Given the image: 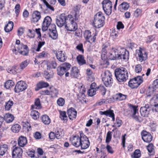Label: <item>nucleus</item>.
<instances>
[{
	"label": "nucleus",
	"instance_id": "6ab92c4d",
	"mask_svg": "<svg viewBox=\"0 0 158 158\" xmlns=\"http://www.w3.org/2000/svg\"><path fill=\"white\" fill-rule=\"evenodd\" d=\"M151 108V106L148 104H146L144 106L141 107L140 109L141 115L143 117L148 116Z\"/></svg>",
	"mask_w": 158,
	"mask_h": 158
},
{
	"label": "nucleus",
	"instance_id": "c03bdc74",
	"mask_svg": "<svg viewBox=\"0 0 158 158\" xmlns=\"http://www.w3.org/2000/svg\"><path fill=\"white\" fill-rule=\"evenodd\" d=\"M106 46H105L103 48L102 51V54L101 55V57L102 60H104L107 58V56L106 55L107 53Z\"/></svg>",
	"mask_w": 158,
	"mask_h": 158
},
{
	"label": "nucleus",
	"instance_id": "603ef678",
	"mask_svg": "<svg viewBox=\"0 0 158 158\" xmlns=\"http://www.w3.org/2000/svg\"><path fill=\"white\" fill-rule=\"evenodd\" d=\"M57 66V63L55 61H52L51 63L47 66V69L48 68L55 69Z\"/></svg>",
	"mask_w": 158,
	"mask_h": 158
},
{
	"label": "nucleus",
	"instance_id": "c85d7f7f",
	"mask_svg": "<svg viewBox=\"0 0 158 158\" xmlns=\"http://www.w3.org/2000/svg\"><path fill=\"white\" fill-rule=\"evenodd\" d=\"M129 7V3L126 2H123L120 4L118 7V10L121 12H124L127 10Z\"/></svg>",
	"mask_w": 158,
	"mask_h": 158
},
{
	"label": "nucleus",
	"instance_id": "393cba45",
	"mask_svg": "<svg viewBox=\"0 0 158 158\" xmlns=\"http://www.w3.org/2000/svg\"><path fill=\"white\" fill-rule=\"evenodd\" d=\"M67 113L69 118L72 120L76 118L77 111L73 108L71 107L67 110Z\"/></svg>",
	"mask_w": 158,
	"mask_h": 158
},
{
	"label": "nucleus",
	"instance_id": "58836bf2",
	"mask_svg": "<svg viewBox=\"0 0 158 158\" xmlns=\"http://www.w3.org/2000/svg\"><path fill=\"white\" fill-rule=\"evenodd\" d=\"M51 90L50 92V94L51 95L52 98H56L57 97V95L58 94V90L54 87L50 88Z\"/></svg>",
	"mask_w": 158,
	"mask_h": 158
},
{
	"label": "nucleus",
	"instance_id": "a18cd8bd",
	"mask_svg": "<svg viewBox=\"0 0 158 158\" xmlns=\"http://www.w3.org/2000/svg\"><path fill=\"white\" fill-rule=\"evenodd\" d=\"M30 61L28 60H26L21 62L20 64V69L23 70L30 63Z\"/></svg>",
	"mask_w": 158,
	"mask_h": 158
},
{
	"label": "nucleus",
	"instance_id": "2eb2a0df",
	"mask_svg": "<svg viewBox=\"0 0 158 158\" xmlns=\"http://www.w3.org/2000/svg\"><path fill=\"white\" fill-rule=\"evenodd\" d=\"M69 18L66 17L65 14H62L56 20V23L57 26L60 27L66 25V21Z\"/></svg>",
	"mask_w": 158,
	"mask_h": 158
},
{
	"label": "nucleus",
	"instance_id": "37998d69",
	"mask_svg": "<svg viewBox=\"0 0 158 158\" xmlns=\"http://www.w3.org/2000/svg\"><path fill=\"white\" fill-rule=\"evenodd\" d=\"M60 117L61 119L64 120V122H66L68 120V117L66 114V112L64 111H60Z\"/></svg>",
	"mask_w": 158,
	"mask_h": 158
},
{
	"label": "nucleus",
	"instance_id": "e2e57ef3",
	"mask_svg": "<svg viewBox=\"0 0 158 158\" xmlns=\"http://www.w3.org/2000/svg\"><path fill=\"white\" fill-rule=\"evenodd\" d=\"M45 44V42L44 41H40L38 42V47L36 51L37 52H39L40 50V48L42 47Z\"/></svg>",
	"mask_w": 158,
	"mask_h": 158
},
{
	"label": "nucleus",
	"instance_id": "20e7f679",
	"mask_svg": "<svg viewBox=\"0 0 158 158\" xmlns=\"http://www.w3.org/2000/svg\"><path fill=\"white\" fill-rule=\"evenodd\" d=\"M102 80L106 87H110L112 85L113 80L112 75L109 71H105L102 74Z\"/></svg>",
	"mask_w": 158,
	"mask_h": 158
},
{
	"label": "nucleus",
	"instance_id": "f3484780",
	"mask_svg": "<svg viewBox=\"0 0 158 158\" xmlns=\"http://www.w3.org/2000/svg\"><path fill=\"white\" fill-rule=\"evenodd\" d=\"M151 103L153 107L152 108L153 111L156 112L158 111V94H156L153 96L151 99Z\"/></svg>",
	"mask_w": 158,
	"mask_h": 158
},
{
	"label": "nucleus",
	"instance_id": "a878e982",
	"mask_svg": "<svg viewBox=\"0 0 158 158\" xmlns=\"http://www.w3.org/2000/svg\"><path fill=\"white\" fill-rule=\"evenodd\" d=\"M70 74L72 77L77 78L80 75L79 70L78 68L76 67H73L71 70Z\"/></svg>",
	"mask_w": 158,
	"mask_h": 158
},
{
	"label": "nucleus",
	"instance_id": "b1692460",
	"mask_svg": "<svg viewBox=\"0 0 158 158\" xmlns=\"http://www.w3.org/2000/svg\"><path fill=\"white\" fill-rule=\"evenodd\" d=\"M99 114L101 115H105L106 116H109L112 118V120L114 121L115 120V116L113 110H109L104 111H100Z\"/></svg>",
	"mask_w": 158,
	"mask_h": 158
},
{
	"label": "nucleus",
	"instance_id": "0eeeda50",
	"mask_svg": "<svg viewBox=\"0 0 158 158\" xmlns=\"http://www.w3.org/2000/svg\"><path fill=\"white\" fill-rule=\"evenodd\" d=\"M15 43L18 45L17 48L20 54L25 56L28 55L29 49L27 45H24L23 43L20 44L19 40H17Z\"/></svg>",
	"mask_w": 158,
	"mask_h": 158
},
{
	"label": "nucleus",
	"instance_id": "ea45409f",
	"mask_svg": "<svg viewBox=\"0 0 158 158\" xmlns=\"http://www.w3.org/2000/svg\"><path fill=\"white\" fill-rule=\"evenodd\" d=\"M30 115L35 120L37 119L39 117V113L38 112L34 110H32L31 111Z\"/></svg>",
	"mask_w": 158,
	"mask_h": 158
},
{
	"label": "nucleus",
	"instance_id": "5701e85b",
	"mask_svg": "<svg viewBox=\"0 0 158 158\" xmlns=\"http://www.w3.org/2000/svg\"><path fill=\"white\" fill-rule=\"evenodd\" d=\"M56 56L57 60L61 62L65 61L67 58L65 56V52L61 50L57 52Z\"/></svg>",
	"mask_w": 158,
	"mask_h": 158
},
{
	"label": "nucleus",
	"instance_id": "1a4fd4ad",
	"mask_svg": "<svg viewBox=\"0 0 158 158\" xmlns=\"http://www.w3.org/2000/svg\"><path fill=\"white\" fill-rule=\"evenodd\" d=\"M118 53L117 60H121L124 61H127L128 60L129 56L128 51L124 48H118Z\"/></svg>",
	"mask_w": 158,
	"mask_h": 158
},
{
	"label": "nucleus",
	"instance_id": "c9c22d12",
	"mask_svg": "<svg viewBox=\"0 0 158 158\" xmlns=\"http://www.w3.org/2000/svg\"><path fill=\"white\" fill-rule=\"evenodd\" d=\"M114 98L116 100L122 101L125 100L126 98V95L119 93L114 95Z\"/></svg>",
	"mask_w": 158,
	"mask_h": 158
},
{
	"label": "nucleus",
	"instance_id": "4be33fe9",
	"mask_svg": "<svg viewBox=\"0 0 158 158\" xmlns=\"http://www.w3.org/2000/svg\"><path fill=\"white\" fill-rule=\"evenodd\" d=\"M118 48H112L111 49L109 55L108 56V58L110 60H117V56L118 53Z\"/></svg>",
	"mask_w": 158,
	"mask_h": 158
},
{
	"label": "nucleus",
	"instance_id": "412c9836",
	"mask_svg": "<svg viewBox=\"0 0 158 158\" xmlns=\"http://www.w3.org/2000/svg\"><path fill=\"white\" fill-rule=\"evenodd\" d=\"M47 7L52 11H54V9L53 6L55 5L56 2V0H42Z\"/></svg>",
	"mask_w": 158,
	"mask_h": 158
},
{
	"label": "nucleus",
	"instance_id": "f704fd0d",
	"mask_svg": "<svg viewBox=\"0 0 158 158\" xmlns=\"http://www.w3.org/2000/svg\"><path fill=\"white\" fill-rule=\"evenodd\" d=\"M41 120L42 122L45 124H49L51 122V120L50 118L46 114H44L42 116Z\"/></svg>",
	"mask_w": 158,
	"mask_h": 158
},
{
	"label": "nucleus",
	"instance_id": "2f4dec72",
	"mask_svg": "<svg viewBox=\"0 0 158 158\" xmlns=\"http://www.w3.org/2000/svg\"><path fill=\"white\" fill-rule=\"evenodd\" d=\"M14 117L11 114L7 113L4 116V119L7 123H10L12 122L14 120Z\"/></svg>",
	"mask_w": 158,
	"mask_h": 158
},
{
	"label": "nucleus",
	"instance_id": "e433bc0d",
	"mask_svg": "<svg viewBox=\"0 0 158 158\" xmlns=\"http://www.w3.org/2000/svg\"><path fill=\"white\" fill-rule=\"evenodd\" d=\"M21 129V126L18 124L13 125L11 128L12 131L15 133L19 132Z\"/></svg>",
	"mask_w": 158,
	"mask_h": 158
},
{
	"label": "nucleus",
	"instance_id": "a211bd4d",
	"mask_svg": "<svg viewBox=\"0 0 158 158\" xmlns=\"http://www.w3.org/2000/svg\"><path fill=\"white\" fill-rule=\"evenodd\" d=\"M52 20L51 18L49 16H47L45 18L42 25V30L43 31L47 30L48 27L51 24Z\"/></svg>",
	"mask_w": 158,
	"mask_h": 158
},
{
	"label": "nucleus",
	"instance_id": "c756f323",
	"mask_svg": "<svg viewBox=\"0 0 158 158\" xmlns=\"http://www.w3.org/2000/svg\"><path fill=\"white\" fill-rule=\"evenodd\" d=\"M49 85V84L47 82H45L43 81L39 82L37 84V88H35V90L36 91H38L40 89L48 87Z\"/></svg>",
	"mask_w": 158,
	"mask_h": 158
},
{
	"label": "nucleus",
	"instance_id": "4c0bfd02",
	"mask_svg": "<svg viewBox=\"0 0 158 158\" xmlns=\"http://www.w3.org/2000/svg\"><path fill=\"white\" fill-rule=\"evenodd\" d=\"M77 62L80 65H83L86 63L85 60L84 59V56L82 55L78 56L77 58Z\"/></svg>",
	"mask_w": 158,
	"mask_h": 158
},
{
	"label": "nucleus",
	"instance_id": "3c124183",
	"mask_svg": "<svg viewBox=\"0 0 158 158\" xmlns=\"http://www.w3.org/2000/svg\"><path fill=\"white\" fill-rule=\"evenodd\" d=\"M49 36L53 39H56L58 37L56 30H52Z\"/></svg>",
	"mask_w": 158,
	"mask_h": 158
},
{
	"label": "nucleus",
	"instance_id": "de8ad7c7",
	"mask_svg": "<svg viewBox=\"0 0 158 158\" xmlns=\"http://www.w3.org/2000/svg\"><path fill=\"white\" fill-rule=\"evenodd\" d=\"M14 103L12 101L9 100L6 103L5 108L6 110H9L11 108Z\"/></svg>",
	"mask_w": 158,
	"mask_h": 158
},
{
	"label": "nucleus",
	"instance_id": "a19ab883",
	"mask_svg": "<svg viewBox=\"0 0 158 158\" xmlns=\"http://www.w3.org/2000/svg\"><path fill=\"white\" fill-rule=\"evenodd\" d=\"M147 150L151 155H153L155 153L154 146L152 143H150L147 147Z\"/></svg>",
	"mask_w": 158,
	"mask_h": 158
},
{
	"label": "nucleus",
	"instance_id": "864d4df0",
	"mask_svg": "<svg viewBox=\"0 0 158 158\" xmlns=\"http://www.w3.org/2000/svg\"><path fill=\"white\" fill-rule=\"evenodd\" d=\"M118 32L116 31L114 29H112V31L110 33V37L113 39H115L118 36Z\"/></svg>",
	"mask_w": 158,
	"mask_h": 158
},
{
	"label": "nucleus",
	"instance_id": "bf43d9fd",
	"mask_svg": "<svg viewBox=\"0 0 158 158\" xmlns=\"http://www.w3.org/2000/svg\"><path fill=\"white\" fill-rule=\"evenodd\" d=\"M23 127L25 128L28 131L31 130V125L28 122L23 123Z\"/></svg>",
	"mask_w": 158,
	"mask_h": 158
},
{
	"label": "nucleus",
	"instance_id": "39448f33",
	"mask_svg": "<svg viewBox=\"0 0 158 158\" xmlns=\"http://www.w3.org/2000/svg\"><path fill=\"white\" fill-rule=\"evenodd\" d=\"M105 19L104 16L101 12H98L94 17V23L96 27L100 28L103 27Z\"/></svg>",
	"mask_w": 158,
	"mask_h": 158
},
{
	"label": "nucleus",
	"instance_id": "cd10ccee",
	"mask_svg": "<svg viewBox=\"0 0 158 158\" xmlns=\"http://www.w3.org/2000/svg\"><path fill=\"white\" fill-rule=\"evenodd\" d=\"M27 143V138L23 136H21L18 139V144L20 147H23Z\"/></svg>",
	"mask_w": 158,
	"mask_h": 158
},
{
	"label": "nucleus",
	"instance_id": "7c9ffc66",
	"mask_svg": "<svg viewBox=\"0 0 158 158\" xmlns=\"http://www.w3.org/2000/svg\"><path fill=\"white\" fill-rule=\"evenodd\" d=\"M8 147L7 145L4 144L0 146V156H3L7 152Z\"/></svg>",
	"mask_w": 158,
	"mask_h": 158
},
{
	"label": "nucleus",
	"instance_id": "f8f14e48",
	"mask_svg": "<svg viewBox=\"0 0 158 158\" xmlns=\"http://www.w3.org/2000/svg\"><path fill=\"white\" fill-rule=\"evenodd\" d=\"M27 85L26 83L22 81H18L15 85L14 89L15 92L19 93L25 90Z\"/></svg>",
	"mask_w": 158,
	"mask_h": 158
},
{
	"label": "nucleus",
	"instance_id": "f03ea898",
	"mask_svg": "<svg viewBox=\"0 0 158 158\" xmlns=\"http://www.w3.org/2000/svg\"><path fill=\"white\" fill-rule=\"evenodd\" d=\"M114 74L117 80L120 82L125 81L128 78V73L127 69L121 67L116 69Z\"/></svg>",
	"mask_w": 158,
	"mask_h": 158
},
{
	"label": "nucleus",
	"instance_id": "69168bd1",
	"mask_svg": "<svg viewBox=\"0 0 158 158\" xmlns=\"http://www.w3.org/2000/svg\"><path fill=\"white\" fill-rule=\"evenodd\" d=\"M141 10L140 9H137L135 11L134 15L136 17L139 16L141 13Z\"/></svg>",
	"mask_w": 158,
	"mask_h": 158
},
{
	"label": "nucleus",
	"instance_id": "052dcab7",
	"mask_svg": "<svg viewBox=\"0 0 158 158\" xmlns=\"http://www.w3.org/2000/svg\"><path fill=\"white\" fill-rule=\"evenodd\" d=\"M122 124V121L117 118L116 119V121L115 123H114V125H113L112 127H114L115 126L119 127Z\"/></svg>",
	"mask_w": 158,
	"mask_h": 158
},
{
	"label": "nucleus",
	"instance_id": "aec40b11",
	"mask_svg": "<svg viewBox=\"0 0 158 158\" xmlns=\"http://www.w3.org/2000/svg\"><path fill=\"white\" fill-rule=\"evenodd\" d=\"M141 135L142 139L144 142L149 143L152 140V136L149 132L145 131H143L141 132Z\"/></svg>",
	"mask_w": 158,
	"mask_h": 158
},
{
	"label": "nucleus",
	"instance_id": "680f3d73",
	"mask_svg": "<svg viewBox=\"0 0 158 158\" xmlns=\"http://www.w3.org/2000/svg\"><path fill=\"white\" fill-rule=\"evenodd\" d=\"M20 5L19 4H17L15 7V13L16 14V17H17L18 16L19 14V12H20L19 9L20 8Z\"/></svg>",
	"mask_w": 158,
	"mask_h": 158
},
{
	"label": "nucleus",
	"instance_id": "338daca9",
	"mask_svg": "<svg viewBox=\"0 0 158 158\" xmlns=\"http://www.w3.org/2000/svg\"><path fill=\"white\" fill-rule=\"evenodd\" d=\"M116 100L114 98V95L112 97L110 98L107 99L106 100V103H110L115 101Z\"/></svg>",
	"mask_w": 158,
	"mask_h": 158
},
{
	"label": "nucleus",
	"instance_id": "79ce46f5",
	"mask_svg": "<svg viewBox=\"0 0 158 158\" xmlns=\"http://www.w3.org/2000/svg\"><path fill=\"white\" fill-rule=\"evenodd\" d=\"M14 82L11 80H9L4 83V87L7 89L12 87L14 85Z\"/></svg>",
	"mask_w": 158,
	"mask_h": 158
},
{
	"label": "nucleus",
	"instance_id": "473e14b6",
	"mask_svg": "<svg viewBox=\"0 0 158 158\" xmlns=\"http://www.w3.org/2000/svg\"><path fill=\"white\" fill-rule=\"evenodd\" d=\"M14 23L12 21H9L8 23L4 27L5 31L6 32H8L12 31L13 28Z\"/></svg>",
	"mask_w": 158,
	"mask_h": 158
},
{
	"label": "nucleus",
	"instance_id": "8fccbe9b",
	"mask_svg": "<svg viewBox=\"0 0 158 158\" xmlns=\"http://www.w3.org/2000/svg\"><path fill=\"white\" fill-rule=\"evenodd\" d=\"M56 137L57 139H61L63 136V134L62 133V130L61 129H58L55 134Z\"/></svg>",
	"mask_w": 158,
	"mask_h": 158
},
{
	"label": "nucleus",
	"instance_id": "9d476101",
	"mask_svg": "<svg viewBox=\"0 0 158 158\" xmlns=\"http://www.w3.org/2000/svg\"><path fill=\"white\" fill-rule=\"evenodd\" d=\"M68 18L70 23L65 25V28L68 31H75L77 28V23L74 22V19L72 15H68Z\"/></svg>",
	"mask_w": 158,
	"mask_h": 158
},
{
	"label": "nucleus",
	"instance_id": "72a5a7b5",
	"mask_svg": "<svg viewBox=\"0 0 158 158\" xmlns=\"http://www.w3.org/2000/svg\"><path fill=\"white\" fill-rule=\"evenodd\" d=\"M41 107V105L40 103V99L39 98H37L35 99V104L32 105L31 108L32 110L35 109H39Z\"/></svg>",
	"mask_w": 158,
	"mask_h": 158
},
{
	"label": "nucleus",
	"instance_id": "f257e3e1",
	"mask_svg": "<svg viewBox=\"0 0 158 158\" xmlns=\"http://www.w3.org/2000/svg\"><path fill=\"white\" fill-rule=\"evenodd\" d=\"M80 136L75 135L73 137L72 144L76 148L81 147V149H85L89 148L90 142L88 138L81 132H80Z\"/></svg>",
	"mask_w": 158,
	"mask_h": 158
},
{
	"label": "nucleus",
	"instance_id": "774afa93",
	"mask_svg": "<svg viewBox=\"0 0 158 158\" xmlns=\"http://www.w3.org/2000/svg\"><path fill=\"white\" fill-rule=\"evenodd\" d=\"M49 138L52 140L54 139L56 137L55 134L54 132H51L49 134Z\"/></svg>",
	"mask_w": 158,
	"mask_h": 158
},
{
	"label": "nucleus",
	"instance_id": "dca6fc26",
	"mask_svg": "<svg viewBox=\"0 0 158 158\" xmlns=\"http://www.w3.org/2000/svg\"><path fill=\"white\" fill-rule=\"evenodd\" d=\"M23 153V149L19 147H15L12 151L13 158H22Z\"/></svg>",
	"mask_w": 158,
	"mask_h": 158
},
{
	"label": "nucleus",
	"instance_id": "09e8293b",
	"mask_svg": "<svg viewBox=\"0 0 158 158\" xmlns=\"http://www.w3.org/2000/svg\"><path fill=\"white\" fill-rule=\"evenodd\" d=\"M97 89L98 90L100 91L102 95H104L105 94L106 89L104 86L100 85L97 87Z\"/></svg>",
	"mask_w": 158,
	"mask_h": 158
},
{
	"label": "nucleus",
	"instance_id": "49530a36",
	"mask_svg": "<svg viewBox=\"0 0 158 158\" xmlns=\"http://www.w3.org/2000/svg\"><path fill=\"white\" fill-rule=\"evenodd\" d=\"M141 156L140 152L139 150H136L134 152L133 154L131 155L132 158H139Z\"/></svg>",
	"mask_w": 158,
	"mask_h": 158
},
{
	"label": "nucleus",
	"instance_id": "6e6552de",
	"mask_svg": "<svg viewBox=\"0 0 158 158\" xmlns=\"http://www.w3.org/2000/svg\"><path fill=\"white\" fill-rule=\"evenodd\" d=\"M102 4L105 13L107 15H110L112 13V4L110 0H104Z\"/></svg>",
	"mask_w": 158,
	"mask_h": 158
},
{
	"label": "nucleus",
	"instance_id": "0e129e2a",
	"mask_svg": "<svg viewBox=\"0 0 158 158\" xmlns=\"http://www.w3.org/2000/svg\"><path fill=\"white\" fill-rule=\"evenodd\" d=\"M47 53L45 51H43L42 52L39 54L37 56V57L39 58H44L46 56Z\"/></svg>",
	"mask_w": 158,
	"mask_h": 158
},
{
	"label": "nucleus",
	"instance_id": "4468645a",
	"mask_svg": "<svg viewBox=\"0 0 158 158\" xmlns=\"http://www.w3.org/2000/svg\"><path fill=\"white\" fill-rule=\"evenodd\" d=\"M97 35L96 33L95 34H91V33L90 31L86 30L84 33V36L87 42L92 43L95 41Z\"/></svg>",
	"mask_w": 158,
	"mask_h": 158
},
{
	"label": "nucleus",
	"instance_id": "bb28decb",
	"mask_svg": "<svg viewBox=\"0 0 158 158\" xmlns=\"http://www.w3.org/2000/svg\"><path fill=\"white\" fill-rule=\"evenodd\" d=\"M31 21L33 23L37 22L41 18L40 13L38 11H35L32 14Z\"/></svg>",
	"mask_w": 158,
	"mask_h": 158
},
{
	"label": "nucleus",
	"instance_id": "6e6d98bb",
	"mask_svg": "<svg viewBox=\"0 0 158 158\" xmlns=\"http://www.w3.org/2000/svg\"><path fill=\"white\" fill-rule=\"evenodd\" d=\"M97 89H90L88 91V95L90 96H93L96 94Z\"/></svg>",
	"mask_w": 158,
	"mask_h": 158
},
{
	"label": "nucleus",
	"instance_id": "13d9d810",
	"mask_svg": "<svg viewBox=\"0 0 158 158\" xmlns=\"http://www.w3.org/2000/svg\"><path fill=\"white\" fill-rule=\"evenodd\" d=\"M65 100L62 98H59L57 100V103L60 106H63L64 104Z\"/></svg>",
	"mask_w": 158,
	"mask_h": 158
},
{
	"label": "nucleus",
	"instance_id": "7ed1b4c3",
	"mask_svg": "<svg viewBox=\"0 0 158 158\" xmlns=\"http://www.w3.org/2000/svg\"><path fill=\"white\" fill-rule=\"evenodd\" d=\"M71 67V64L69 63L65 62L60 64L57 68L58 75L62 76L65 73V77H69L70 73L67 71L70 69Z\"/></svg>",
	"mask_w": 158,
	"mask_h": 158
},
{
	"label": "nucleus",
	"instance_id": "4d7b16f0",
	"mask_svg": "<svg viewBox=\"0 0 158 158\" xmlns=\"http://www.w3.org/2000/svg\"><path fill=\"white\" fill-rule=\"evenodd\" d=\"M142 69V67L140 64H137L135 66V71L137 73H140Z\"/></svg>",
	"mask_w": 158,
	"mask_h": 158
},
{
	"label": "nucleus",
	"instance_id": "9b49d317",
	"mask_svg": "<svg viewBox=\"0 0 158 158\" xmlns=\"http://www.w3.org/2000/svg\"><path fill=\"white\" fill-rule=\"evenodd\" d=\"M136 52L138 54L137 58L138 61L141 62L146 60L148 58V55L145 50L140 48L139 49L136 50Z\"/></svg>",
	"mask_w": 158,
	"mask_h": 158
},
{
	"label": "nucleus",
	"instance_id": "423d86ee",
	"mask_svg": "<svg viewBox=\"0 0 158 158\" xmlns=\"http://www.w3.org/2000/svg\"><path fill=\"white\" fill-rule=\"evenodd\" d=\"M144 75L143 74L142 76H138L131 79L128 82L129 86L132 89L137 88L143 82L142 76Z\"/></svg>",
	"mask_w": 158,
	"mask_h": 158
},
{
	"label": "nucleus",
	"instance_id": "ddd939ff",
	"mask_svg": "<svg viewBox=\"0 0 158 158\" xmlns=\"http://www.w3.org/2000/svg\"><path fill=\"white\" fill-rule=\"evenodd\" d=\"M131 111H133V113L132 115V117L135 120L139 122H141L142 121V119L141 117L139 116L136 115L137 112L138 111V110L137 108V106H134L130 104H128Z\"/></svg>",
	"mask_w": 158,
	"mask_h": 158
},
{
	"label": "nucleus",
	"instance_id": "5fc2aeb1",
	"mask_svg": "<svg viewBox=\"0 0 158 158\" xmlns=\"http://www.w3.org/2000/svg\"><path fill=\"white\" fill-rule=\"evenodd\" d=\"M111 133L112 132L110 131L107 132L106 140V143H108L111 141L112 138Z\"/></svg>",
	"mask_w": 158,
	"mask_h": 158
}]
</instances>
